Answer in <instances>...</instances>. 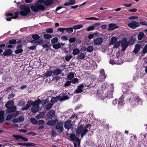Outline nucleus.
Listing matches in <instances>:
<instances>
[{"mask_svg": "<svg viewBox=\"0 0 147 147\" xmlns=\"http://www.w3.org/2000/svg\"><path fill=\"white\" fill-rule=\"evenodd\" d=\"M124 93L126 94L127 100L130 104L136 103L137 104H142V101L138 96H135L136 95L135 93L127 90L124 92Z\"/></svg>", "mask_w": 147, "mask_h": 147, "instance_id": "1", "label": "nucleus"}, {"mask_svg": "<svg viewBox=\"0 0 147 147\" xmlns=\"http://www.w3.org/2000/svg\"><path fill=\"white\" fill-rule=\"evenodd\" d=\"M19 8L22 11H20L19 12L18 11L15 12L14 13L15 15L12 17V19H16L18 18L19 13L20 15L24 16L31 15V10L28 6H26L25 5H20Z\"/></svg>", "mask_w": 147, "mask_h": 147, "instance_id": "2", "label": "nucleus"}, {"mask_svg": "<svg viewBox=\"0 0 147 147\" xmlns=\"http://www.w3.org/2000/svg\"><path fill=\"white\" fill-rule=\"evenodd\" d=\"M32 37L33 40L31 41V43L35 44L37 45H40L43 44L44 42L43 40L40 39V36L37 34H32Z\"/></svg>", "mask_w": 147, "mask_h": 147, "instance_id": "3", "label": "nucleus"}, {"mask_svg": "<svg viewBox=\"0 0 147 147\" xmlns=\"http://www.w3.org/2000/svg\"><path fill=\"white\" fill-rule=\"evenodd\" d=\"M30 8L32 11L34 12H38L39 11H43L45 9L44 5L38 3H36L35 5H31Z\"/></svg>", "mask_w": 147, "mask_h": 147, "instance_id": "4", "label": "nucleus"}, {"mask_svg": "<svg viewBox=\"0 0 147 147\" xmlns=\"http://www.w3.org/2000/svg\"><path fill=\"white\" fill-rule=\"evenodd\" d=\"M40 99H38L34 102H32V107L31 109V111L32 112L34 113L38 111L40 109L39 106L40 104Z\"/></svg>", "mask_w": 147, "mask_h": 147, "instance_id": "5", "label": "nucleus"}, {"mask_svg": "<svg viewBox=\"0 0 147 147\" xmlns=\"http://www.w3.org/2000/svg\"><path fill=\"white\" fill-rule=\"evenodd\" d=\"M129 45V42L127 41V39L126 38H123L121 43V46L122 48V51H125Z\"/></svg>", "mask_w": 147, "mask_h": 147, "instance_id": "6", "label": "nucleus"}, {"mask_svg": "<svg viewBox=\"0 0 147 147\" xmlns=\"http://www.w3.org/2000/svg\"><path fill=\"white\" fill-rule=\"evenodd\" d=\"M63 123L61 122H57L56 126V128L58 130L60 134H61L63 131Z\"/></svg>", "mask_w": 147, "mask_h": 147, "instance_id": "7", "label": "nucleus"}, {"mask_svg": "<svg viewBox=\"0 0 147 147\" xmlns=\"http://www.w3.org/2000/svg\"><path fill=\"white\" fill-rule=\"evenodd\" d=\"M124 96L123 95L117 100L118 107L119 109H121L124 106L123 102L124 101Z\"/></svg>", "mask_w": 147, "mask_h": 147, "instance_id": "8", "label": "nucleus"}, {"mask_svg": "<svg viewBox=\"0 0 147 147\" xmlns=\"http://www.w3.org/2000/svg\"><path fill=\"white\" fill-rule=\"evenodd\" d=\"M128 26L132 29H135L137 27L140 26V24L138 22L135 21L131 22L128 24Z\"/></svg>", "mask_w": 147, "mask_h": 147, "instance_id": "9", "label": "nucleus"}, {"mask_svg": "<svg viewBox=\"0 0 147 147\" xmlns=\"http://www.w3.org/2000/svg\"><path fill=\"white\" fill-rule=\"evenodd\" d=\"M12 51L10 49H8L5 50L3 52V54L2 55V56L4 57H8L11 56H13V55L12 54Z\"/></svg>", "mask_w": 147, "mask_h": 147, "instance_id": "10", "label": "nucleus"}, {"mask_svg": "<svg viewBox=\"0 0 147 147\" xmlns=\"http://www.w3.org/2000/svg\"><path fill=\"white\" fill-rule=\"evenodd\" d=\"M13 102V101L12 100H10L8 101V104H6V107L8 109L9 112L10 113L15 112L17 109L16 107L15 106H11L9 107L7 105H9V104Z\"/></svg>", "mask_w": 147, "mask_h": 147, "instance_id": "11", "label": "nucleus"}, {"mask_svg": "<svg viewBox=\"0 0 147 147\" xmlns=\"http://www.w3.org/2000/svg\"><path fill=\"white\" fill-rule=\"evenodd\" d=\"M103 42V38L100 37H97L94 39V43L96 45H99L102 43Z\"/></svg>", "mask_w": 147, "mask_h": 147, "instance_id": "12", "label": "nucleus"}, {"mask_svg": "<svg viewBox=\"0 0 147 147\" xmlns=\"http://www.w3.org/2000/svg\"><path fill=\"white\" fill-rule=\"evenodd\" d=\"M70 139L74 141H76L77 143H78V146L80 145V142L79 138L76 137L75 134H71L69 136Z\"/></svg>", "mask_w": 147, "mask_h": 147, "instance_id": "13", "label": "nucleus"}, {"mask_svg": "<svg viewBox=\"0 0 147 147\" xmlns=\"http://www.w3.org/2000/svg\"><path fill=\"white\" fill-rule=\"evenodd\" d=\"M113 89L111 90H109L106 92L104 96L107 99H110L113 97Z\"/></svg>", "mask_w": 147, "mask_h": 147, "instance_id": "14", "label": "nucleus"}, {"mask_svg": "<svg viewBox=\"0 0 147 147\" xmlns=\"http://www.w3.org/2000/svg\"><path fill=\"white\" fill-rule=\"evenodd\" d=\"M100 76H99V78L100 81L102 82L105 81V79L106 78L105 74V70L103 69H102L100 72Z\"/></svg>", "mask_w": 147, "mask_h": 147, "instance_id": "15", "label": "nucleus"}, {"mask_svg": "<svg viewBox=\"0 0 147 147\" xmlns=\"http://www.w3.org/2000/svg\"><path fill=\"white\" fill-rule=\"evenodd\" d=\"M47 115L48 119H52L55 116V111L53 109H51L49 111Z\"/></svg>", "mask_w": 147, "mask_h": 147, "instance_id": "16", "label": "nucleus"}, {"mask_svg": "<svg viewBox=\"0 0 147 147\" xmlns=\"http://www.w3.org/2000/svg\"><path fill=\"white\" fill-rule=\"evenodd\" d=\"M59 121V120L56 118L55 120L51 119V120H49L47 123V125L51 126H55L57 122Z\"/></svg>", "mask_w": 147, "mask_h": 147, "instance_id": "17", "label": "nucleus"}, {"mask_svg": "<svg viewBox=\"0 0 147 147\" xmlns=\"http://www.w3.org/2000/svg\"><path fill=\"white\" fill-rule=\"evenodd\" d=\"M71 121L70 120H67L64 124V127L66 129H69L71 126Z\"/></svg>", "mask_w": 147, "mask_h": 147, "instance_id": "18", "label": "nucleus"}, {"mask_svg": "<svg viewBox=\"0 0 147 147\" xmlns=\"http://www.w3.org/2000/svg\"><path fill=\"white\" fill-rule=\"evenodd\" d=\"M116 24L114 23H111L109 24L108 27L109 28L108 29V30L110 31L113 30L115 29L118 28L119 26H116Z\"/></svg>", "mask_w": 147, "mask_h": 147, "instance_id": "19", "label": "nucleus"}, {"mask_svg": "<svg viewBox=\"0 0 147 147\" xmlns=\"http://www.w3.org/2000/svg\"><path fill=\"white\" fill-rule=\"evenodd\" d=\"M84 129L83 126L82 125L78 126L76 130V134L78 136V135L81 133Z\"/></svg>", "mask_w": 147, "mask_h": 147, "instance_id": "20", "label": "nucleus"}, {"mask_svg": "<svg viewBox=\"0 0 147 147\" xmlns=\"http://www.w3.org/2000/svg\"><path fill=\"white\" fill-rule=\"evenodd\" d=\"M24 120V119L23 116H20L19 117L15 118L12 120V122L13 123H16L19 122H22Z\"/></svg>", "mask_w": 147, "mask_h": 147, "instance_id": "21", "label": "nucleus"}, {"mask_svg": "<svg viewBox=\"0 0 147 147\" xmlns=\"http://www.w3.org/2000/svg\"><path fill=\"white\" fill-rule=\"evenodd\" d=\"M83 84H81L78 86L77 89H76L75 92L76 93H79L83 92L82 88L84 87Z\"/></svg>", "mask_w": 147, "mask_h": 147, "instance_id": "22", "label": "nucleus"}, {"mask_svg": "<svg viewBox=\"0 0 147 147\" xmlns=\"http://www.w3.org/2000/svg\"><path fill=\"white\" fill-rule=\"evenodd\" d=\"M76 3V0H69L68 1L65 2L63 5L68 6L74 5Z\"/></svg>", "mask_w": 147, "mask_h": 147, "instance_id": "23", "label": "nucleus"}, {"mask_svg": "<svg viewBox=\"0 0 147 147\" xmlns=\"http://www.w3.org/2000/svg\"><path fill=\"white\" fill-rule=\"evenodd\" d=\"M82 49H83L85 51H86L90 53L93 51L94 47L93 46H89L86 48L85 46H84L82 47Z\"/></svg>", "mask_w": 147, "mask_h": 147, "instance_id": "24", "label": "nucleus"}, {"mask_svg": "<svg viewBox=\"0 0 147 147\" xmlns=\"http://www.w3.org/2000/svg\"><path fill=\"white\" fill-rule=\"evenodd\" d=\"M33 102L32 100H29L27 102L26 107H22V110L23 111L27 110L28 108L30 107L31 105H32V102Z\"/></svg>", "mask_w": 147, "mask_h": 147, "instance_id": "25", "label": "nucleus"}, {"mask_svg": "<svg viewBox=\"0 0 147 147\" xmlns=\"http://www.w3.org/2000/svg\"><path fill=\"white\" fill-rule=\"evenodd\" d=\"M17 144L19 145L23 146H35L36 145V144L32 142L26 143H18Z\"/></svg>", "mask_w": 147, "mask_h": 147, "instance_id": "26", "label": "nucleus"}, {"mask_svg": "<svg viewBox=\"0 0 147 147\" xmlns=\"http://www.w3.org/2000/svg\"><path fill=\"white\" fill-rule=\"evenodd\" d=\"M140 49V45L139 44H136L133 52L135 54H137Z\"/></svg>", "mask_w": 147, "mask_h": 147, "instance_id": "27", "label": "nucleus"}, {"mask_svg": "<svg viewBox=\"0 0 147 147\" xmlns=\"http://www.w3.org/2000/svg\"><path fill=\"white\" fill-rule=\"evenodd\" d=\"M60 95L57 96L56 97H53L52 98L51 102L54 103L57 102L59 100H60Z\"/></svg>", "mask_w": 147, "mask_h": 147, "instance_id": "28", "label": "nucleus"}, {"mask_svg": "<svg viewBox=\"0 0 147 147\" xmlns=\"http://www.w3.org/2000/svg\"><path fill=\"white\" fill-rule=\"evenodd\" d=\"M63 70H61L60 69H56L53 72V74L54 76L58 75L61 74Z\"/></svg>", "mask_w": 147, "mask_h": 147, "instance_id": "29", "label": "nucleus"}, {"mask_svg": "<svg viewBox=\"0 0 147 147\" xmlns=\"http://www.w3.org/2000/svg\"><path fill=\"white\" fill-rule=\"evenodd\" d=\"M138 39L139 40H140L142 39L145 37L146 35H144V33L141 32H140L138 35Z\"/></svg>", "mask_w": 147, "mask_h": 147, "instance_id": "30", "label": "nucleus"}, {"mask_svg": "<svg viewBox=\"0 0 147 147\" xmlns=\"http://www.w3.org/2000/svg\"><path fill=\"white\" fill-rule=\"evenodd\" d=\"M40 104L42 105V106H44L49 101V99L48 98H47L43 100H41L40 99Z\"/></svg>", "mask_w": 147, "mask_h": 147, "instance_id": "31", "label": "nucleus"}, {"mask_svg": "<svg viewBox=\"0 0 147 147\" xmlns=\"http://www.w3.org/2000/svg\"><path fill=\"white\" fill-rule=\"evenodd\" d=\"M17 43L16 40L15 39H11L8 41V42L5 44V46H7L8 44H11L12 45H14Z\"/></svg>", "mask_w": 147, "mask_h": 147, "instance_id": "32", "label": "nucleus"}, {"mask_svg": "<svg viewBox=\"0 0 147 147\" xmlns=\"http://www.w3.org/2000/svg\"><path fill=\"white\" fill-rule=\"evenodd\" d=\"M69 98V97L68 96L65 95L64 94H63L60 97V101H63L68 99Z\"/></svg>", "mask_w": 147, "mask_h": 147, "instance_id": "33", "label": "nucleus"}, {"mask_svg": "<svg viewBox=\"0 0 147 147\" xmlns=\"http://www.w3.org/2000/svg\"><path fill=\"white\" fill-rule=\"evenodd\" d=\"M4 112L2 111H0V122L2 123L4 119V117L3 116Z\"/></svg>", "mask_w": 147, "mask_h": 147, "instance_id": "34", "label": "nucleus"}, {"mask_svg": "<svg viewBox=\"0 0 147 147\" xmlns=\"http://www.w3.org/2000/svg\"><path fill=\"white\" fill-rule=\"evenodd\" d=\"M53 2V0H46L45 1L44 4L45 5L49 6L52 5Z\"/></svg>", "mask_w": 147, "mask_h": 147, "instance_id": "35", "label": "nucleus"}, {"mask_svg": "<svg viewBox=\"0 0 147 147\" xmlns=\"http://www.w3.org/2000/svg\"><path fill=\"white\" fill-rule=\"evenodd\" d=\"M53 105V103H49L46 105L45 108V109L47 111L49 110L51 108Z\"/></svg>", "mask_w": 147, "mask_h": 147, "instance_id": "36", "label": "nucleus"}, {"mask_svg": "<svg viewBox=\"0 0 147 147\" xmlns=\"http://www.w3.org/2000/svg\"><path fill=\"white\" fill-rule=\"evenodd\" d=\"M117 38L116 37H113L111 38V40L110 42L111 45H114L117 41Z\"/></svg>", "mask_w": 147, "mask_h": 147, "instance_id": "37", "label": "nucleus"}, {"mask_svg": "<svg viewBox=\"0 0 147 147\" xmlns=\"http://www.w3.org/2000/svg\"><path fill=\"white\" fill-rule=\"evenodd\" d=\"M53 49H58L61 48V44L59 43L55 44L53 45Z\"/></svg>", "mask_w": 147, "mask_h": 147, "instance_id": "38", "label": "nucleus"}, {"mask_svg": "<svg viewBox=\"0 0 147 147\" xmlns=\"http://www.w3.org/2000/svg\"><path fill=\"white\" fill-rule=\"evenodd\" d=\"M80 51L79 49L76 48L73 50L72 53L74 55H78L80 53Z\"/></svg>", "mask_w": 147, "mask_h": 147, "instance_id": "39", "label": "nucleus"}, {"mask_svg": "<svg viewBox=\"0 0 147 147\" xmlns=\"http://www.w3.org/2000/svg\"><path fill=\"white\" fill-rule=\"evenodd\" d=\"M53 73V72L51 70L48 71L44 74V76L46 77L51 76Z\"/></svg>", "mask_w": 147, "mask_h": 147, "instance_id": "40", "label": "nucleus"}, {"mask_svg": "<svg viewBox=\"0 0 147 147\" xmlns=\"http://www.w3.org/2000/svg\"><path fill=\"white\" fill-rule=\"evenodd\" d=\"M65 30H66L67 32L69 34H71L73 32V28L72 27H69L68 28H65Z\"/></svg>", "mask_w": 147, "mask_h": 147, "instance_id": "41", "label": "nucleus"}, {"mask_svg": "<svg viewBox=\"0 0 147 147\" xmlns=\"http://www.w3.org/2000/svg\"><path fill=\"white\" fill-rule=\"evenodd\" d=\"M74 74L73 72H71L67 76V78L69 80H71L74 77Z\"/></svg>", "mask_w": 147, "mask_h": 147, "instance_id": "42", "label": "nucleus"}, {"mask_svg": "<svg viewBox=\"0 0 147 147\" xmlns=\"http://www.w3.org/2000/svg\"><path fill=\"white\" fill-rule=\"evenodd\" d=\"M83 26V25L82 24H78L74 26L73 27V28L74 30H77L82 28Z\"/></svg>", "mask_w": 147, "mask_h": 147, "instance_id": "43", "label": "nucleus"}, {"mask_svg": "<svg viewBox=\"0 0 147 147\" xmlns=\"http://www.w3.org/2000/svg\"><path fill=\"white\" fill-rule=\"evenodd\" d=\"M78 57L80 59H83L86 57L84 53H81L80 55L78 56Z\"/></svg>", "mask_w": 147, "mask_h": 147, "instance_id": "44", "label": "nucleus"}, {"mask_svg": "<svg viewBox=\"0 0 147 147\" xmlns=\"http://www.w3.org/2000/svg\"><path fill=\"white\" fill-rule=\"evenodd\" d=\"M14 113H10L8 115L5 119L6 120H7L11 119L13 117Z\"/></svg>", "mask_w": 147, "mask_h": 147, "instance_id": "45", "label": "nucleus"}, {"mask_svg": "<svg viewBox=\"0 0 147 147\" xmlns=\"http://www.w3.org/2000/svg\"><path fill=\"white\" fill-rule=\"evenodd\" d=\"M58 40V38L54 37L51 39V42L52 44H54L57 42Z\"/></svg>", "mask_w": 147, "mask_h": 147, "instance_id": "46", "label": "nucleus"}, {"mask_svg": "<svg viewBox=\"0 0 147 147\" xmlns=\"http://www.w3.org/2000/svg\"><path fill=\"white\" fill-rule=\"evenodd\" d=\"M17 50L15 51V53L16 54L22 53L23 51L22 49L16 48Z\"/></svg>", "mask_w": 147, "mask_h": 147, "instance_id": "47", "label": "nucleus"}, {"mask_svg": "<svg viewBox=\"0 0 147 147\" xmlns=\"http://www.w3.org/2000/svg\"><path fill=\"white\" fill-rule=\"evenodd\" d=\"M31 123L33 124H36L37 121L34 118L32 117L30 119Z\"/></svg>", "mask_w": 147, "mask_h": 147, "instance_id": "48", "label": "nucleus"}, {"mask_svg": "<svg viewBox=\"0 0 147 147\" xmlns=\"http://www.w3.org/2000/svg\"><path fill=\"white\" fill-rule=\"evenodd\" d=\"M45 123V121L43 120H40L37 121L36 125H40L44 124Z\"/></svg>", "mask_w": 147, "mask_h": 147, "instance_id": "49", "label": "nucleus"}, {"mask_svg": "<svg viewBox=\"0 0 147 147\" xmlns=\"http://www.w3.org/2000/svg\"><path fill=\"white\" fill-rule=\"evenodd\" d=\"M43 36L45 39H49L52 37V36L48 34H45L43 35Z\"/></svg>", "mask_w": 147, "mask_h": 147, "instance_id": "50", "label": "nucleus"}, {"mask_svg": "<svg viewBox=\"0 0 147 147\" xmlns=\"http://www.w3.org/2000/svg\"><path fill=\"white\" fill-rule=\"evenodd\" d=\"M46 32L47 33H53V28H47L45 30Z\"/></svg>", "mask_w": 147, "mask_h": 147, "instance_id": "51", "label": "nucleus"}, {"mask_svg": "<svg viewBox=\"0 0 147 147\" xmlns=\"http://www.w3.org/2000/svg\"><path fill=\"white\" fill-rule=\"evenodd\" d=\"M120 43L121 41L120 40L117 42H116L114 44V46L113 47L115 48H117L119 47Z\"/></svg>", "mask_w": 147, "mask_h": 147, "instance_id": "52", "label": "nucleus"}, {"mask_svg": "<svg viewBox=\"0 0 147 147\" xmlns=\"http://www.w3.org/2000/svg\"><path fill=\"white\" fill-rule=\"evenodd\" d=\"M142 53L143 54H145L147 53V44L145 45L143 49Z\"/></svg>", "mask_w": 147, "mask_h": 147, "instance_id": "53", "label": "nucleus"}, {"mask_svg": "<svg viewBox=\"0 0 147 147\" xmlns=\"http://www.w3.org/2000/svg\"><path fill=\"white\" fill-rule=\"evenodd\" d=\"M13 137L15 138L16 140H18L19 139H21L22 136L19 135H13Z\"/></svg>", "mask_w": 147, "mask_h": 147, "instance_id": "54", "label": "nucleus"}, {"mask_svg": "<svg viewBox=\"0 0 147 147\" xmlns=\"http://www.w3.org/2000/svg\"><path fill=\"white\" fill-rule=\"evenodd\" d=\"M94 27L92 25V26L88 27L87 28V30L88 31H90L94 30Z\"/></svg>", "mask_w": 147, "mask_h": 147, "instance_id": "55", "label": "nucleus"}, {"mask_svg": "<svg viewBox=\"0 0 147 147\" xmlns=\"http://www.w3.org/2000/svg\"><path fill=\"white\" fill-rule=\"evenodd\" d=\"M72 56L71 55H69V56H66L65 58V60L67 61H69L72 58Z\"/></svg>", "mask_w": 147, "mask_h": 147, "instance_id": "56", "label": "nucleus"}, {"mask_svg": "<svg viewBox=\"0 0 147 147\" xmlns=\"http://www.w3.org/2000/svg\"><path fill=\"white\" fill-rule=\"evenodd\" d=\"M71 84V82L69 81H68L66 82L64 85V86L65 87H68Z\"/></svg>", "mask_w": 147, "mask_h": 147, "instance_id": "57", "label": "nucleus"}, {"mask_svg": "<svg viewBox=\"0 0 147 147\" xmlns=\"http://www.w3.org/2000/svg\"><path fill=\"white\" fill-rule=\"evenodd\" d=\"M18 105L20 106H23L25 104L24 101L23 100H20L18 102Z\"/></svg>", "mask_w": 147, "mask_h": 147, "instance_id": "58", "label": "nucleus"}, {"mask_svg": "<svg viewBox=\"0 0 147 147\" xmlns=\"http://www.w3.org/2000/svg\"><path fill=\"white\" fill-rule=\"evenodd\" d=\"M78 82V79L76 78H74L71 81V82L73 84H75L76 83H77Z\"/></svg>", "mask_w": 147, "mask_h": 147, "instance_id": "59", "label": "nucleus"}, {"mask_svg": "<svg viewBox=\"0 0 147 147\" xmlns=\"http://www.w3.org/2000/svg\"><path fill=\"white\" fill-rule=\"evenodd\" d=\"M27 134L28 135H32L33 136H34L36 135V133L32 131H31L27 133Z\"/></svg>", "mask_w": 147, "mask_h": 147, "instance_id": "60", "label": "nucleus"}, {"mask_svg": "<svg viewBox=\"0 0 147 147\" xmlns=\"http://www.w3.org/2000/svg\"><path fill=\"white\" fill-rule=\"evenodd\" d=\"M69 41L70 43H72L76 41V39L74 37L72 38L69 39Z\"/></svg>", "mask_w": 147, "mask_h": 147, "instance_id": "61", "label": "nucleus"}, {"mask_svg": "<svg viewBox=\"0 0 147 147\" xmlns=\"http://www.w3.org/2000/svg\"><path fill=\"white\" fill-rule=\"evenodd\" d=\"M15 96V94H10L8 96V98L9 99L13 98Z\"/></svg>", "mask_w": 147, "mask_h": 147, "instance_id": "62", "label": "nucleus"}, {"mask_svg": "<svg viewBox=\"0 0 147 147\" xmlns=\"http://www.w3.org/2000/svg\"><path fill=\"white\" fill-rule=\"evenodd\" d=\"M65 28H59L57 29V30L58 31H59L60 32H62V33H63V32L64 31V30H65Z\"/></svg>", "mask_w": 147, "mask_h": 147, "instance_id": "63", "label": "nucleus"}, {"mask_svg": "<svg viewBox=\"0 0 147 147\" xmlns=\"http://www.w3.org/2000/svg\"><path fill=\"white\" fill-rule=\"evenodd\" d=\"M135 41V40L133 38L130 39L129 40V42L131 45H133L134 44Z\"/></svg>", "mask_w": 147, "mask_h": 147, "instance_id": "64", "label": "nucleus"}]
</instances>
